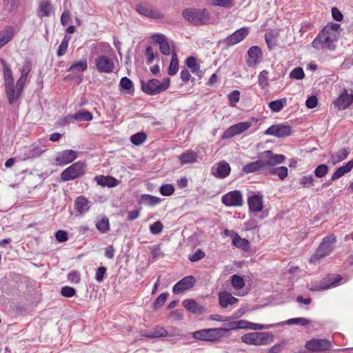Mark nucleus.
Returning a JSON list of instances; mask_svg holds the SVG:
<instances>
[{
    "instance_id": "1",
    "label": "nucleus",
    "mask_w": 353,
    "mask_h": 353,
    "mask_svg": "<svg viewBox=\"0 0 353 353\" xmlns=\"http://www.w3.org/2000/svg\"><path fill=\"white\" fill-rule=\"evenodd\" d=\"M1 63L3 67L6 93L8 97L9 103L12 105L17 101L22 92V74L17 82V89L15 90L12 73L8 64L3 59H1Z\"/></svg>"
},
{
    "instance_id": "2",
    "label": "nucleus",
    "mask_w": 353,
    "mask_h": 353,
    "mask_svg": "<svg viewBox=\"0 0 353 353\" xmlns=\"http://www.w3.org/2000/svg\"><path fill=\"white\" fill-rule=\"evenodd\" d=\"M336 243V236L334 234H330L324 236L310 259L312 263H319L323 258L329 256L334 250Z\"/></svg>"
},
{
    "instance_id": "3",
    "label": "nucleus",
    "mask_w": 353,
    "mask_h": 353,
    "mask_svg": "<svg viewBox=\"0 0 353 353\" xmlns=\"http://www.w3.org/2000/svg\"><path fill=\"white\" fill-rule=\"evenodd\" d=\"M183 17L196 26L205 25L210 20V13L206 9L185 8L182 11Z\"/></svg>"
},
{
    "instance_id": "4",
    "label": "nucleus",
    "mask_w": 353,
    "mask_h": 353,
    "mask_svg": "<svg viewBox=\"0 0 353 353\" xmlns=\"http://www.w3.org/2000/svg\"><path fill=\"white\" fill-rule=\"evenodd\" d=\"M140 83L141 90L148 95L153 96L166 90L170 86V79L165 77L162 82L157 79H152L148 81L141 79Z\"/></svg>"
},
{
    "instance_id": "5",
    "label": "nucleus",
    "mask_w": 353,
    "mask_h": 353,
    "mask_svg": "<svg viewBox=\"0 0 353 353\" xmlns=\"http://www.w3.org/2000/svg\"><path fill=\"white\" fill-rule=\"evenodd\" d=\"M85 163L81 161L75 162L61 172V179L63 181H68L80 178L85 174Z\"/></svg>"
},
{
    "instance_id": "6",
    "label": "nucleus",
    "mask_w": 353,
    "mask_h": 353,
    "mask_svg": "<svg viewBox=\"0 0 353 353\" xmlns=\"http://www.w3.org/2000/svg\"><path fill=\"white\" fill-rule=\"evenodd\" d=\"M274 336L270 332H251L241 336L242 342L248 345H263L273 341Z\"/></svg>"
},
{
    "instance_id": "7",
    "label": "nucleus",
    "mask_w": 353,
    "mask_h": 353,
    "mask_svg": "<svg viewBox=\"0 0 353 353\" xmlns=\"http://www.w3.org/2000/svg\"><path fill=\"white\" fill-rule=\"evenodd\" d=\"M334 41L335 39L332 38L330 32L326 28H324L314 39L312 46L318 50L326 48L330 50H334Z\"/></svg>"
},
{
    "instance_id": "8",
    "label": "nucleus",
    "mask_w": 353,
    "mask_h": 353,
    "mask_svg": "<svg viewBox=\"0 0 353 353\" xmlns=\"http://www.w3.org/2000/svg\"><path fill=\"white\" fill-rule=\"evenodd\" d=\"M94 63V69L100 73H112L115 68L112 59L105 54H101L95 57Z\"/></svg>"
},
{
    "instance_id": "9",
    "label": "nucleus",
    "mask_w": 353,
    "mask_h": 353,
    "mask_svg": "<svg viewBox=\"0 0 353 353\" xmlns=\"http://www.w3.org/2000/svg\"><path fill=\"white\" fill-rule=\"evenodd\" d=\"M192 336L196 340L210 342L218 341L222 338L218 327L203 329L194 332Z\"/></svg>"
},
{
    "instance_id": "10",
    "label": "nucleus",
    "mask_w": 353,
    "mask_h": 353,
    "mask_svg": "<svg viewBox=\"0 0 353 353\" xmlns=\"http://www.w3.org/2000/svg\"><path fill=\"white\" fill-rule=\"evenodd\" d=\"M332 343L326 339H312L305 343V347L310 352H324L332 348Z\"/></svg>"
},
{
    "instance_id": "11",
    "label": "nucleus",
    "mask_w": 353,
    "mask_h": 353,
    "mask_svg": "<svg viewBox=\"0 0 353 353\" xmlns=\"http://www.w3.org/2000/svg\"><path fill=\"white\" fill-rule=\"evenodd\" d=\"M221 202L227 207H240L243 205L242 193L239 190H232L221 197Z\"/></svg>"
},
{
    "instance_id": "12",
    "label": "nucleus",
    "mask_w": 353,
    "mask_h": 353,
    "mask_svg": "<svg viewBox=\"0 0 353 353\" xmlns=\"http://www.w3.org/2000/svg\"><path fill=\"white\" fill-rule=\"evenodd\" d=\"M252 123L250 121L239 122L232 125L224 131L222 134V139H231L235 135L240 134L249 129Z\"/></svg>"
},
{
    "instance_id": "13",
    "label": "nucleus",
    "mask_w": 353,
    "mask_h": 353,
    "mask_svg": "<svg viewBox=\"0 0 353 353\" xmlns=\"http://www.w3.org/2000/svg\"><path fill=\"white\" fill-rule=\"evenodd\" d=\"M292 132L290 125L281 123L271 125L265 130V134L284 138L290 136Z\"/></svg>"
},
{
    "instance_id": "14",
    "label": "nucleus",
    "mask_w": 353,
    "mask_h": 353,
    "mask_svg": "<svg viewBox=\"0 0 353 353\" xmlns=\"http://www.w3.org/2000/svg\"><path fill=\"white\" fill-rule=\"evenodd\" d=\"M250 29L248 27H243L223 40V43L227 46H232L243 41L249 34Z\"/></svg>"
},
{
    "instance_id": "15",
    "label": "nucleus",
    "mask_w": 353,
    "mask_h": 353,
    "mask_svg": "<svg viewBox=\"0 0 353 353\" xmlns=\"http://www.w3.org/2000/svg\"><path fill=\"white\" fill-rule=\"evenodd\" d=\"M263 196L261 192H252L248 198L249 210L253 212H260L263 208Z\"/></svg>"
},
{
    "instance_id": "16",
    "label": "nucleus",
    "mask_w": 353,
    "mask_h": 353,
    "mask_svg": "<svg viewBox=\"0 0 353 353\" xmlns=\"http://www.w3.org/2000/svg\"><path fill=\"white\" fill-rule=\"evenodd\" d=\"M248 59L246 63L249 67H255L263 59V52L260 47L254 46L250 47L247 52Z\"/></svg>"
},
{
    "instance_id": "17",
    "label": "nucleus",
    "mask_w": 353,
    "mask_h": 353,
    "mask_svg": "<svg viewBox=\"0 0 353 353\" xmlns=\"http://www.w3.org/2000/svg\"><path fill=\"white\" fill-rule=\"evenodd\" d=\"M77 158V153L72 150H65L59 152L54 161V165L63 166L72 163Z\"/></svg>"
},
{
    "instance_id": "18",
    "label": "nucleus",
    "mask_w": 353,
    "mask_h": 353,
    "mask_svg": "<svg viewBox=\"0 0 353 353\" xmlns=\"http://www.w3.org/2000/svg\"><path fill=\"white\" fill-rule=\"evenodd\" d=\"M196 279L193 276H186L179 281L172 288L174 294H179L185 290L192 288L196 283Z\"/></svg>"
},
{
    "instance_id": "19",
    "label": "nucleus",
    "mask_w": 353,
    "mask_h": 353,
    "mask_svg": "<svg viewBox=\"0 0 353 353\" xmlns=\"http://www.w3.org/2000/svg\"><path fill=\"white\" fill-rule=\"evenodd\" d=\"M135 9L139 14L150 19H161L164 17L158 10L152 9L151 7L143 3L137 4Z\"/></svg>"
},
{
    "instance_id": "20",
    "label": "nucleus",
    "mask_w": 353,
    "mask_h": 353,
    "mask_svg": "<svg viewBox=\"0 0 353 353\" xmlns=\"http://www.w3.org/2000/svg\"><path fill=\"white\" fill-rule=\"evenodd\" d=\"M182 305L190 312L196 315L201 314L205 310L203 306L198 304L197 302L192 299H185L182 302Z\"/></svg>"
},
{
    "instance_id": "21",
    "label": "nucleus",
    "mask_w": 353,
    "mask_h": 353,
    "mask_svg": "<svg viewBox=\"0 0 353 353\" xmlns=\"http://www.w3.org/2000/svg\"><path fill=\"white\" fill-rule=\"evenodd\" d=\"M231 171L230 164L225 161H221L217 164L215 171L212 170V174L219 179H225L229 176Z\"/></svg>"
},
{
    "instance_id": "22",
    "label": "nucleus",
    "mask_w": 353,
    "mask_h": 353,
    "mask_svg": "<svg viewBox=\"0 0 353 353\" xmlns=\"http://www.w3.org/2000/svg\"><path fill=\"white\" fill-rule=\"evenodd\" d=\"M245 324H247V321L245 320H239L234 321H230L225 324L224 327H218L220 334L222 335V338L225 336L224 333L228 332L230 330H236L239 329H245L246 328Z\"/></svg>"
},
{
    "instance_id": "23",
    "label": "nucleus",
    "mask_w": 353,
    "mask_h": 353,
    "mask_svg": "<svg viewBox=\"0 0 353 353\" xmlns=\"http://www.w3.org/2000/svg\"><path fill=\"white\" fill-rule=\"evenodd\" d=\"M334 103L340 110H345L351 105L350 97L346 89L343 90V92L334 101Z\"/></svg>"
},
{
    "instance_id": "24",
    "label": "nucleus",
    "mask_w": 353,
    "mask_h": 353,
    "mask_svg": "<svg viewBox=\"0 0 353 353\" xmlns=\"http://www.w3.org/2000/svg\"><path fill=\"white\" fill-rule=\"evenodd\" d=\"M155 42L159 44V50L163 55L170 54V48L166 37L163 34H156L153 36Z\"/></svg>"
},
{
    "instance_id": "25",
    "label": "nucleus",
    "mask_w": 353,
    "mask_h": 353,
    "mask_svg": "<svg viewBox=\"0 0 353 353\" xmlns=\"http://www.w3.org/2000/svg\"><path fill=\"white\" fill-rule=\"evenodd\" d=\"M238 301L237 298L226 291L221 292L219 294V304L223 308H226L228 305H234Z\"/></svg>"
},
{
    "instance_id": "26",
    "label": "nucleus",
    "mask_w": 353,
    "mask_h": 353,
    "mask_svg": "<svg viewBox=\"0 0 353 353\" xmlns=\"http://www.w3.org/2000/svg\"><path fill=\"white\" fill-rule=\"evenodd\" d=\"M197 159L198 154L192 150H186L179 156V160L181 165L195 163Z\"/></svg>"
},
{
    "instance_id": "27",
    "label": "nucleus",
    "mask_w": 353,
    "mask_h": 353,
    "mask_svg": "<svg viewBox=\"0 0 353 353\" xmlns=\"http://www.w3.org/2000/svg\"><path fill=\"white\" fill-rule=\"evenodd\" d=\"M95 181L103 187L114 188L119 185V181L111 176H98L95 177Z\"/></svg>"
},
{
    "instance_id": "28",
    "label": "nucleus",
    "mask_w": 353,
    "mask_h": 353,
    "mask_svg": "<svg viewBox=\"0 0 353 353\" xmlns=\"http://www.w3.org/2000/svg\"><path fill=\"white\" fill-rule=\"evenodd\" d=\"M45 151L46 150L43 149L40 145H32L26 148L24 152L23 160L37 158Z\"/></svg>"
},
{
    "instance_id": "29",
    "label": "nucleus",
    "mask_w": 353,
    "mask_h": 353,
    "mask_svg": "<svg viewBox=\"0 0 353 353\" xmlns=\"http://www.w3.org/2000/svg\"><path fill=\"white\" fill-rule=\"evenodd\" d=\"M261 160L263 161V166L264 170H268V172L274 169L275 165L272 159V152L271 150H265L261 154Z\"/></svg>"
},
{
    "instance_id": "30",
    "label": "nucleus",
    "mask_w": 353,
    "mask_h": 353,
    "mask_svg": "<svg viewBox=\"0 0 353 353\" xmlns=\"http://www.w3.org/2000/svg\"><path fill=\"white\" fill-rule=\"evenodd\" d=\"M353 168V159L347 162L344 165L338 168L332 175V180H337Z\"/></svg>"
},
{
    "instance_id": "31",
    "label": "nucleus",
    "mask_w": 353,
    "mask_h": 353,
    "mask_svg": "<svg viewBox=\"0 0 353 353\" xmlns=\"http://www.w3.org/2000/svg\"><path fill=\"white\" fill-rule=\"evenodd\" d=\"M52 10V6L50 2V0H41L39 3L38 8L39 17L42 19L43 17H50Z\"/></svg>"
},
{
    "instance_id": "32",
    "label": "nucleus",
    "mask_w": 353,
    "mask_h": 353,
    "mask_svg": "<svg viewBox=\"0 0 353 353\" xmlns=\"http://www.w3.org/2000/svg\"><path fill=\"white\" fill-rule=\"evenodd\" d=\"M349 152L345 148H341L335 153H330V159L329 162L332 165H336L347 159Z\"/></svg>"
},
{
    "instance_id": "33",
    "label": "nucleus",
    "mask_w": 353,
    "mask_h": 353,
    "mask_svg": "<svg viewBox=\"0 0 353 353\" xmlns=\"http://www.w3.org/2000/svg\"><path fill=\"white\" fill-rule=\"evenodd\" d=\"M74 207L79 214H83L89 210V201L85 197L79 196L74 201Z\"/></svg>"
},
{
    "instance_id": "34",
    "label": "nucleus",
    "mask_w": 353,
    "mask_h": 353,
    "mask_svg": "<svg viewBox=\"0 0 353 353\" xmlns=\"http://www.w3.org/2000/svg\"><path fill=\"white\" fill-rule=\"evenodd\" d=\"M263 170V161H261V159L256 161L247 163L243 167V171L247 174Z\"/></svg>"
},
{
    "instance_id": "35",
    "label": "nucleus",
    "mask_w": 353,
    "mask_h": 353,
    "mask_svg": "<svg viewBox=\"0 0 353 353\" xmlns=\"http://www.w3.org/2000/svg\"><path fill=\"white\" fill-rule=\"evenodd\" d=\"M14 34V28L9 26L0 32V48L8 43Z\"/></svg>"
},
{
    "instance_id": "36",
    "label": "nucleus",
    "mask_w": 353,
    "mask_h": 353,
    "mask_svg": "<svg viewBox=\"0 0 353 353\" xmlns=\"http://www.w3.org/2000/svg\"><path fill=\"white\" fill-rule=\"evenodd\" d=\"M88 69V61L85 59L74 62L68 68V72L74 73L84 72Z\"/></svg>"
},
{
    "instance_id": "37",
    "label": "nucleus",
    "mask_w": 353,
    "mask_h": 353,
    "mask_svg": "<svg viewBox=\"0 0 353 353\" xmlns=\"http://www.w3.org/2000/svg\"><path fill=\"white\" fill-rule=\"evenodd\" d=\"M186 65L192 70V72L199 77L203 76V72L200 70V66L197 63L196 59L194 57H189L185 59Z\"/></svg>"
},
{
    "instance_id": "38",
    "label": "nucleus",
    "mask_w": 353,
    "mask_h": 353,
    "mask_svg": "<svg viewBox=\"0 0 353 353\" xmlns=\"http://www.w3.org/2000/svg\"><path fill=\"white\" fill-rule=\"evenodd\" d=\"M232 244L244 251H248L250 247L249 241L245 239L241 238L238 234H235V236L232 238Z\"/></svg>"
},
{
    "instance_id": "39",
    "label": "nucleus",
    "mask_w": 353,
    "mask_h": 353,
    "mask_svg": "<svg viewBox=\"0 0 353 353\" xmlns=\"http://www.w3.org/2000/svg\"><path fill=\"white\" fill-rule=\"evenodd\" d=\"M287 105V99L282 98L269 103L268 106L273 112H279Z\"/></svg>"
},
{
    "instance_id": "40",
    "label": "nucleus",
    "mask_w": 353,
    "mask_h": 353,
    "mask_svg": "<svg viewBox=\"0 0 353 353\" xmlns=\"http://www.w3.org/2000/svg\"><path fill=\"white\" fill-rule=\"evenodd\" d=\"M120 90H127L128 93L133 94L134 91L133 82L127 77H122L119 82Z\"/></svg>"
},
{
    "instance_id": "41",
    "label": "nucleus",
    "mask_w": 353,
    "mask_h": 353,
    "mask_svg": "<svg viewBox=\"0 0 353 353\" xmlns=\"http://www.w3.org/2000/svg\"><path fill=\"white\" fill-rule=\"evenodd\" d=\"M161 199L157 196L144 194L141 196V202L145 205L154 206L160 203Z\"/></svg>"
},
{
    "instance_id": "42",
    "label": "nucleus",
    "mask_w": 353,
    "mask_h": 353,
    "mask_svg": "<svg viewBox=\"0 0 353 353\" xmlns=\"http://www.w3.org/2000/svg\"><path fill=\"white\" fill-rule=\"evenodd\" d=\"M179 70V61L177 58V54L175 51L172 52V59L168 68V73L170 76H173L176 74Z\"/></svg>"
},
{
    "instance_id": "43",
    "label": "nucleus",
    "mask_w": 353,
    "mask_h": 353,
    "mask_svg": "<svg viewBox=\"0 0 353 353\" xmlns=\"http://www.w3.org/2000/svg\"><path fill=\"white\" fill-rule=\"evenodd\" d=\"M168 335V331L163 327L157 326L153 331L145 334V336L149 339L164 337Z\"/></svg>"
},
{
    "instance_id": "44",
    "label": "nucleus",
    "mask_w": 353,
    "mask_h": 353,
    "mask_svg": "<svg viewBox=\"0 0 353 353\" xmlns=\"http://www.w3.org/2000/svg\"><path fill=\"white\" fill-rule=\"evenodd\" d=\"M283 323H277V324L264 325V324L254 323H251V322L247 321V324H245V326H246L245 329H251L253 330L269 329L270 327H274L279 325L280 324H283Z\"/></svg>"
},
{
    "instance_id": "45",
    "label": "nucleus",
    "mask_w": 353,
    "mask_h": 353,
    "mask_svg": "<svg viewBox=\"0 0 353 353\" xmlns=\"http://www.w3.org/2000/svg\"><path fill=\"white\" fill-rule=\"evenodd\" d=\"M96 228L101 233H106L110 230L109 220L107 217H103L96 223Z\"/></svg>"
},
{
    "instance_id": "46",
    "label": "nucleus",
    "mask_w": 353,
    "mask_h": 353,
    "mask_svg": "<svg viewBox=\"0 0 353 353\" xmlns=\"http://www.w3.org/2000/svg\"><path fill=\"white\" fill-rule=\"evenodd\" d=\"M311 320L303 318V317H297V318H292L285 321V324L292 325H300L301 326H307L310 324Z\"/></svg>"
},
{
    "instance_id": "47",
    "label": "nucleus",
    "mask_w": 353,
    "mask_h": 353,
    "mask_svg": "<svg viewBox=\"0 0 353 353\" xmlns=\"http://www.w3.org/2000/svg\"><path fill=\"white\" fill-rule=\"evenodd\" d=\"M269 173L270 174L276 175L280 179L283 180L288 174V169L285 166H280L272 169Z\"/></svg>"
},
{
    "instance_id": "48",
    "label": "nucleus",
    "mask_w": 353,
    "mask_h": 353,
    "mask_svg": "<svg viewBox=\"0 0 353 353\" xmlns=\"http://www.w3.org/2000/svg\"><path fill=\"white\" fill-rule=\"evenodd\" d=\"M70 39V37L68 35L64 36L57 51L58 57H62L66 53Z\"/></svg>"
},
{
    "instance_id": "49",
    "label": "nucleus",
    "mask_w": 353,
    "mask_h": 353,
    "mask_svg": "<svg viewBox=\"0 0 353 353\" xmlns=\"http://www.w3.org/2000/svg\"><path fill=\"white\" fill-rule=\"evenodd\" d=\"M72 118L77 121H89L92 119V114L88 110L79 111L72 116Z\"/></svg>"
},
{
    "instance_id": "50",
    "label": "nucleus",
    "mask_w": 353,
    "mask_h": 353,
    "mask_svg": "<svg viewBox=\"0 0 353 353\" xmlns=\"http://www.w3.org/2000/svg\"><path fill=\"white\" fill-rule=\"evenodd\" d=\"M146 134L143 132H137L130 137V141L134 145H140L146 140Z\"/></svg>"
},
{
    "instance_id": "51",
    "label": "nucleus",
    "mask_w": 353,
    "mask_h": 353,
    "mask_svg": "<svg viewBox=\"0 0 353 353\" xmlns=\"http://www.w3.org/2000/svg\"><path fill=\"white\" fill-rule=\"evenodd\" d=\"M231 284L236 290H241L245 286L244 279L238 274H234L231 276Z\"/></svg>"
},
{
    "instance_id": "52",
    "label": "nucleus",
    "mask_w": 353,
    "mask_h": 353,
    "mask_svg": "<svg viewBox=\"0 0 353 353\" xmlns=\"http://www.w3.org/2000/svg\"><path fill=\"white\" fill-rule=\"evenodd\" d=\"M258 83L262 89L269 85L268 72L267 70H264L259 73L258 76Z\"/></svg>"
},
{
    "instance_id": "53",
    "label": "nucleus",
    "mask_w": 353,
    "mask_h": 353,
    "mask_svg": "<svg viewBox=\"0 0 353 353\" xmlns=\"http://www.w3.org/2000/svg\"><path fill=\"white\" fill-rule=\"evenodd\" d=\"M342 280V277L340 275H336L333 277H330L328 279L329 283L319 286L317 290H327L331 287L339 285V282Z\"/></svg>"
},
{
    "instance_id": "54",
    "label": "nucleus",
    "mask_w": 353,
    "mask_h": 353,
    "mask_svg": "<svg viewBox=\"0 0 353 353\" xmlns=\"http://www.w3.org/2000/svg\"><path fill=\"white\" fill-rule=\"evenodd\" d=\"M169 296L168 292L161 293L154 301L153 303V308L154 310H158L165 303L168 297Z\"/></svg>"
},
{
    "instance_id": "55",
    "label": "nucleus",
    "mask_w": 353,
    "mask_h": 353,
    "mask_svg": "<svg viewBox=\"0 0 353 353\" xmlns=\"http://www.w3.org/2000/svg\"><path fill=\"white\" fill-rule=\"evenodd\" d=\"M329 172V167L326 164L319 165L314 171V175L317 178L324 177Z\"/></svg>"
},
{
    "instance_id": "56",
    "label": "nucleus",
    "mask_w": 353,
    "mask_h": 353,
    "mask_svg": "<svg viewBox=\"0 0 353 353\" xmlns=\"http://www.w3.org/2000/svg\"><path fill=\"white\" fill-rule=\"evenodd\" d=\"M290 77L297 80L303 79L305 77L303 69L301 67L295 68L290 72Z\"/></svg>"
},
{
    "instance_id": "57",
    "label": "nucleus",
    "mask_w": 353,
    "mask_h": 353,
    "mask_svg": "<svg viewBox=\"0 0 353 353\" xmlns=\"http://www.w3.org/2000/svg\"><path fill=\"white\" fill-rule=\"evenodd\" d=\"M159 191L163 196H170L174 192V187L172 184L165 183L160 187Z\"/></svg>"
},
{
    "instance_id": "58",
    "label": "nucleus",
    "mask_w": 353,
    "mask_h": 353,
    "mask_svg": "<svg viewBox=\"0 0 353 353\" xmlns=\"http://www.w3.org/2000/svg\"><path fill=\"white\" fill-rule=\"evenodd\" d=\"M205 256V252L201 249L199 248L194 253L189 255L188 259L191 262H196L203 259Z\"/></svg>"
},
{
    "instance_id": "59",
    "label": "nucleus",
    "mask_w": 353,
    "mask_h": 353,
    "mask_svg": "<svg viewBox=\"0 0 353 353\" xmlns=\"http://www.w3.org/2000/svg\"><path fill=\"white\" fill-rule=\"evenodd\" d=\"M314 177L312 175H305L300 179L299 183L303 188H310L314 185Z\"/></svg>"
},
{
    "instance_id": "60",
    "label": "nucleus",
    "mask_w": 353,
    "mask_h": 353,
    "mask_svg": "<svg viewBox=\"0 0 353 353\" xmlns=\"http://www.w3.org/2000/svg\"><path fill=\"white\" fill-rule=\"evenodd\" d=\"M76 294V290L70 286H63L61 289V294L66 298H70L74 296Z\"/></svg>"
},
{
    "instance_id": "61",
    "label": "nucleus",
    "mask_w": 353,
    "mask_h": 353,
    "mask_svg": "<svg viewBox=\"0 0 353 353\" xmlns=\"http://www.w3.org/2000/svg\"><path fill=\"white\" fill-rule=\"evenodd\" d=\"M265 39L269 49L272 50L276 46L275 37L272 33H266Z\"/></svg>"
},
{
    "instance_id": "62",
    "label": "nucleus",
    "mask_w": 353,
    "mask_h": 353,
    "mask_svg": "<svg viewBox=\"0 0 353 353\" xmlns=\"http://www.w3.org/2000/svg\"><path fill=\"white\" fill-rule=\"evenodd\" d=\"M240 99V92L235 90L228 94V100L231 106H234Z\"/></svg>"
},
{
    "instance_id": "63",
    "label": "nucleus",
    "mask_w": 353,
    "mask_h": 353,
    "mask_svg": "<svg viewBox=\"0 0 353 353\" xmlns=\"http://www.w3.org/2000/svg\"><path fill=\"white\" fill-rule=\"evenodd\" d=\"M163 228V223L158 221L150 226V231L152 234H159L161 232Z\"/></svg>"
},
{
    "instance_id": "64",
    "label": "nucleus",
    "mask_w": 353,
    "mask_h": 353,
    "mask_svg": "<svg viewBox=\"0 0 353 353\" xmlns=\"http://www.w3.org/2000/svg\"><path fill=\"white\" fill-rule=\"evenodd\" d=\"M107 268L104 266H100L97 269L94 279L97 282H102L106 273Z\"/></svg>"
}]
</instances>
